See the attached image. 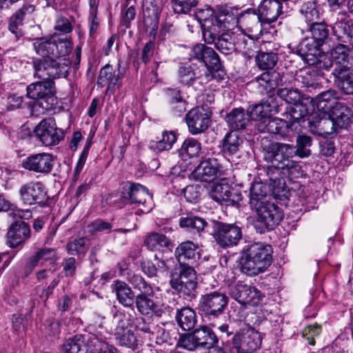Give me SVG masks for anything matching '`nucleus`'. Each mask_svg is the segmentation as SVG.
Instances as JSON below:
<instances>
[{"label": "nucleus", "instance_id": "nucleus-1", "mask_svg": "<svg viewBox=\"0 0 353 353\" xmlns=\"http://www.w3.org/2000/svg\"><path fill=\"white\" fill-rule=\"evenodd\" d=\"M128 281L134 288L139 291V294L134 296L127 283L119 280L115 281L112 285V290L115 292L120 304L129 307L132 306L134 302L137 311L144 316L161 317L172 312V307L155 301V291H158L159 288H154L147 283L141 275H130Z\"/></svg>", "mask_w": 353, "mask_h": 353}, {"label": "nucleus", "instance_id": "nucleus-2", "mask_svg": "<svg viewBox=\"0 0 353 353\" xmlns=\"http://www.w3.org/2000/svg\"><path fill=\"white\" fill-rule=\"evenodd\" d=\"M294 156L293 145L272 142L263 148V159L279 172L281 177L298 178L302 174L301 166L290 159Z\"/></svg>", "mask_w": 353, "mask_h": 353}, {"label": "nucleus", "instance_id": "nucleus-3", "mask_svg": "<svg viewBox=\"0 0 353 353\" xmlns=\"http://www.w3.org/2000/svg\"><path fill=\"white\" fill-rule=\"evenodd\" d=\"M272 246L263 243H252L248 245L241 259V272L248 276L263 272L272 261Z\"/></svg>", "mask_w": 353, "mask_h": 353}, {"label": "nucleus", "instance_id": "nucleus-4", "mask_svg": "<svg viewBox=\"0 0 353 353\" xmlns=\"http://www.w3.org/2000/svg\"><path fill=\"white\" fill-rule=\"evenodd\" d=\"M53 81H40L27 87V96L36 101L32 104V112L44 114L54 109L57 104Z\"/></svg>", "mask_w": 353, "mask_h": 353}, {"label": "nucleus", "instance_id": "nucleus-5", "mask_svg": "<svg viewBox=\"0 0 353 353\" xmlns=\"http://www.w3.org/2000/svg\"><path fill=\"white\" fill-rule=\"evenodd\" d=\"M35 52L41 59H57L69 54L72 43L66 37L54 34L49 37L34 39L32 43Z\"/></svg>", "mask_w": 353, "mask_h": 353}, {"label": "nucleus", "instance_id": "nucleus-6", "mask_svg": "<svg viewBox=\"0 0 353 353\" xmlns=\"http://www.w3.org/2000/svg\"><path fill=\"white\" fill-rule=\"evenodd\" d=\"M169 283L170 287L188 297L195 295L197 287V276L194 268L188 263H180L170 272Z\"/></svg>", "mask_w": 353, "mask_h": 353}, {"label": "nucleus", "instance_id": "nucleus-7", "mask_svg": "<svg viewBox=\"0 0 353 353\" xmlns=\"http://www.w3.org/2000/svg\"><path fill=\"white\" fill-rule=\"evenodd\" d=\"M239 13L238 9L227 6H220L215 14L213 24L207 25L204 33V41L207 43H211L214 41L217 34L222 31L230 30L238 24Z\"/></svg>", "mask_w": 353, "mask_h": 353}, {"label": "nucleus", "instance_id": "nucleus-8", "mask_svg": "<svg viewBox=\"0 0 353 353\" xmlns=\"http://www.w3.org/2000/svg\"><path fill=\"white\" fill-rule=\"evenodd\" d=\"M218 343L214 332L207 326H201L192 332L180 335L176 347L194 351L197 349H210Z\"/></svg>", "mask_w": 353, "mask_h": 353}, {"label": "nucleus", "instance_id": "nucleus-9", "mask_svg": "<svg viewBox=\"0 0 353 353\" xmlns=\"http://www.w3.org/2000/svg\"><path fill=\"white\" fill-rule=\"evenodd\" d=\"M262 335L254 327L243 323L232 339V347L236 353H253L260 348Z\"/></svg>", "mask_w": 353, "mask_h": 353}, {"label": "nucleus", "instance_id": "nucleus-10", "mask_svg": "<svg viewBox=\"0 0 353 353\" xmlns=\"http://www.w3.org/2000/svg\"><path fill=\"white\" fill-rule=\"evenodd\" d=\"M131 319L128 313L117 311L113 315V321L116 324L114 336L118 345L137 350L139 349L138 340L133 331L128 329Z\"/></svg>", "mask_w": 353, "mask_h": 353}, {"label": "nucleus", "instance_id": "nucleus-11", "mask_svg": "<svg viewBox=\"0 0 353 353\" xmlns=\"http://www.w3.org/2000/svg\"><path fill=\"white\" fill-rule=\"evenodd\" d=\"M255 209L256 218L254 222V227L260 234L273 230L283 217L281 210L272 203H265Z\"/></svg>", "mask_w": 353, "mask_h": 353}, {"label": "nucleus", "instance_id": "nucleus-12", "mask_svg": "<svg viewBox=\"0 0 353 353\" xmlns=\"http://www.w3.org/2000/svg\"><path fill=\"white\" fill-rule=\"evenodd\" d=\"M190 55L205 64L206 72L210 71L212 74H216V77L214 79L218 81L223 79L225 72L222 70L219 57L212 48L202 43L196 44L192 47Z\"/></svg>", "mask_w": 353, "mask_h": 353}, {"label": "nucleus", "instance_id": "nucleus-13", "mask_svg": "<svg viewBox=\"0 0 353 353\" xmlns=\"http://www.w3.org/2000/svg\"><path fill=\"white\" fill-rule=\"evenodd\" d=\"M121 196L127 203L141 206V210L143 213L149 212L152 208V198L148 190L141 184L125 183L123 186Z\"/></svg>", "mask_w": 353, "mask_h": 353}, {"label": "nucleus", "instance_id": "nucleus-14", "mask_svg": "<svg viewBox=\"0 0 353 353\" xmlns=\"http://www.w3.org/2000/svg\"><path fill=\"white\" fill-rule=\"evenodd\" d=\"M18 193L21 201L26 205L43 206L48 199L47 188L41 181H31L22 184Z\"/></svg>", "mask_w": 353, "mask_h": 353}, {"label": "nucleus", "instance_id": "nucleus-15", "mask_svg": "<svg viewBox=\"0 0 353 353\" xmlns=\"http://www.w3.org/2000/svg\"><path fill=\"white\" fill-rule=\"evenodd\" d=\"M34 77L44 81H53L63 75L67 65L59 63L57 59H32Z\"/></svg>", "mask_w": 353, "mask_h": 353}, {"label": "nucleus", "instance_id": "nucleus-16", "mask_svg": "<svg viewBox=\"0 0 353 353\" xmlns=\"http://www.w3.org/2000/svg\"><path fill=\"white\" fill-rule=\"evenodd\" d=\"M228 303V296L220 291H214L203 295L199 307L209 319L218 317L223 313Z\"/></svg>", "mask_w": 353, "mask_h": 353}, {"label": "nucleus", "instance_id": "nucleus-17", "mask_svg": "<svg viewBox=\"0 0 353 353\" xmlns=\"http://www.w3.org/2000/svg\"><path fill=\"white\" fill-rule=\"evenodd\" d=\"M36 137L46 146L57 145L64 137L63 132L57 126L52 118L44 119L34 130Z\"/></svg>", "mask_w": 353, "mask_h": 353}, {"label": "nucleus", "instance_id": "nucleus-18", "mask_svg": "<svg viewBox=\"0 0 353 353\" xmlns=\"http://www.w3.org/2000/svg\"><path fill=\"white\" fill-rule=\"evenodd\" d=\"M213 228L216 242L222 248L235 245L241 239V230L235 224L216 221Z\"/></svg>", "mask_w": 353, "mask_h": 353}, {"label": "nucleus", "instance_id": "nucleus-19", "mask_svg": "<svg viewBox=\"0 0 353 353\" xmlns=\"http://www.w3.org/2000/svg\"><path fill=\"white\" fill-rule=\"evenodd\" d=\"M229 294L232 298L245 305H257L262 299V294L258 289L241 282L230 285Z\"/></svg>", "mask_w": 353, "mask_h": 353}, {"label": "nucleus", "instance_id": "nucleus-20", "mask_svg": "<svg viewBox=\"0 0 353 353\" xmlns=\"http://www.w3.org/2000/svg\"><path fill=\"white\" fill-rule=\"evenodd\" d=\"M225 172L222 164L216 158L203 160L192 172V176L196 181L211 182Z\"/></svg>", "mask_w": 353, "mask_h": 353}, {"label": "nucleus", "instance_id": "nucleus-21", "mask_svg": "<svg viewBox=\"0 0 353 353\" xmlns=\"http://www.w3.org/2000/svg\"><path fill=\"white\" fill-rule=\"evenodd\" d=\"M256 128L261 133H269L276 137V139L281 138L290 139V128L288 123L277 117H265L256 123Z\"/></svg>", "mask_w": 353, "mask_h": 353}, {"label": "nucleus", "instance_id": "nucleus-22", "mask_svg": "<svg viewBox=\"0 0 353 353\" xmlns=\"http://www.w3.org/2000/svg\"><path fill=\"white\" fill-rule=\"evenodd\" d=\"M262 23L257 12L248 8L239 13L237 27L241 32L247 34L248 38H253L262 32Z\"/></svg>", "mask_w": 353, "mask_h": 353}, {"label": "nucleus", "instance_id": "nucleus-23", "mask_svg": "<svg viewBox=\"0 0 353 353\" xmlns=\"http://www.w3.org/2000/svg\"><path fill=\"white\" fill-rule=\"evenodd\" d=\"M321 45L311 37H305L297 46V53L302 59L310 65H314L318 61L324 57L321 49Z\"/></svg>", "mask_w": 353, "mask_h": 353}, {"label": "nucleus", "instance_id": "nucleus-24", "mask_svg": "<svg viewBox=\"0 0 353 353\" xmlns=\"http://www.w3.org/2000/svg\"><path fill=\"white\" fill-rule=\"evenodd\" d=\"M53 161L52 154L43 152L28 157L23 161L22 165L29 171L47 174L52 170Z\"/></svg>", "mask_w": 353, "mask_h": 353}, {"label": "nucleus", "instance_id": "nucleus-25", "mask_svg": "<svg viewBox=\"0 0 353 353\" xmlns=\"http://www.w3.org/2000/svg\"><path fill=\"white\" fill-rule=\"evenodd\" d=\"M178 76L179 81L185 85H192L196 80L199 81V83H206L216 77V74H212L210 71L205 72V74L202 75L201 70L196 65L188 63L179 67Z\"/></svg>", "mask_w": 353, "mask_h": 353}, {"label": "nucleus", "instance_id": "nucleus-26", "mask_svg": "<svg viewBox=\"0 0 353 353\" xmlns=\"http://www.w3.org/2000/svg\"><path fill=\"white\" fill-rule=\"evenodd\" d=\"M338 40L353 46V21L346 12H339L332 26Z\"/></svg>", "mask_w": 353, "mask_h": 353}, {"label": "nucleus", "instance_id": "nucleus-27", "mask_svg": "<svg viewBox=\"0 0 353 353\" xmlns=\"http://www.w3.org/2000/svg\"><path fill=\"white\" fill-rule=\"evenodd\" d=\"M161 12V3L157 0L146 1L143 5V23L150 34H155Z\"/></svg>", "mask_w": 353, "mask_h": 353}, {"label": "nucleus", "instance_id": "nucleus-28", "mask_svg": "<svg viewBox=\"0 0 353 353\" xmlns=\"http://www.w3.org/2000/svg\"><path fill=\"white\" fill-rule=\"evenodd\" d=\"M282 3L278 0H263L257 8L262 23L271 24L283 13Z\"/></svg>", "mask_w": 353, "mask_h": 353}, {"label": "nucleus", "instance_id": "nucleus-29", "mask_svg": "<svg viewBox=\"0 0 353 353\" xmlns=\"http://www.w3.org/2000/svg\"><path fill=\"white\" fill-rule=\"evenodd\" d=\"M186 123L190 132L196 134L203 132L208 127L210 117L203 108H196L186 114Z\"/></svg>", "mask_w": 353, "mask_h": 353}, {"label": "nucleus", "instance_id": "nucleus-30", "mask_svg": "<svg viewBox=\"0 0 353 353\" xmlns=\"http://www.w3.org/2000/svg\"><path fill=\"white\" fill-rule=\"evenodd\" d=\"M334 83L347 94H353V70L347 65L335 66L332 72Z\"/></svg>", "mask_w": 353, "mask_h": 353}, {"label": "nucleus", "instance_id": "nucleus-31", "mask_svg": "<svg viewBox=\"0 0 353 353\" xmlns=\"http://www.w3.org/2000/svg\"><path fill=\"white\" fill-rule=\"evenodd\" d=\"M123 76V72L120 70V63L118 64V70L113 72L112 66L106 64L100 70L97 79V85L104 87L108 84L106 92H113L116 88H119V79Z\"/></svg>", "mask_w": 353, "mask_h": 353}, {"label": "nucleus", "instance_id": "nucleus-32", "mask_svg": "<svg viewBox=\"0 0 353 353\" xmlns=\"http://www.w3.org/2000/svg\"><path fill=\"white\" fill-rule=\"evenodd\" d=\"M200 252L198 244L192 241H185L178 245L174 255L179 264L186 263V261L192 263L201 258Z\"/></svg>", "mask_w": 353, "mask_h": 353}, {"label": "nucleus", "instance_id": "nucleus-33", "mask_svg": "<svg viewBox=\"0 0 353 353\" xmlns=\"http://www.w3.org/2000/svg\"><path fill=\"white\" fill-rule=\"evenodd\" d=\"M36 10L34 0H28L21 7L18 8L12 15L9 23V30L13 34H17L19 27L23 26V21L30 17Z\"/></svg>", "mask_w": 353, "mask_h": 353}, {"label": "nucleus", "instance_id": "nucleus-34", "mask_svg": "<svg viewBox=\"0 0 353 353\" xmlns=\"http://www.w3.org/2000/svg\"><path fill=\"white\" fill-rule=\"evenodd\" d=\"M30 229L23 221H16L13 223L7 233L9 245L16 248L30 238Z\"/></svg>", "mask_w": 353, "mask_h": 353}, {"label": "nucleus", "instance_id": "nucleus-35", "mask_svg": "<svg viewBox=\"0 0 353 353\" xmlns=\"http://www.w3.org/2000/svg\"><path fill=\"white\" fill-rule=\"evenodd\" d=\"M341 94L335 90L329 89L319 94L315 98L318 110L324 113H330L340 102Z\"/></svg>", "mask_w": 353, "mask_h": 353}, {"label": "nucleus", "instance_id": "nucleus-36", "mask_svg": "<svg viewBox=\"0 0 353 353\" xmlns=\"http://www.w3.org/2000/svg\"><path fill=\"white\" fill-rule=\"evenodd\" d=\"M209 196L214 201L225 205H234L236 202L235 194L232 188L226 183L214 184L210 192Z\"/></svg>", "mask_w": 353, "mask_h": 353}, {"label": "nucleus", "instance_id": "nucleus-37", "mask_svg": "<svg viewBox=\"0 0 353 353\" xmlns=\"http://www.w3.org/2000/svg\"><path fill=\"white\" fill-rule=\"evenodd\" d=\"M92 334H77L65 340L62 345L63 353H87L88 344Z\"/></svg>", "mask_w": 353, "mask_h": 353}, {"label": "nucleus", "instance_id": "nucleus-38", "mask_svg": "<svg viewBox=\"0 0 353 353\" xmlns=\"http://www.w3.org/2000/svg\"><path fill=\"white\" fill-rule=\"evenodd\" d=\"M314 107L312 104V100L307 102H301L293 105L289 108L288 114L291 123H308V119H310V114L313 112Z\"/></svg>", "mask_w": 353, "mask_h": 353}, {"label": "nucleus", "instance_id": "nucleus-39", "mask_svg": "<svg viewBox=\"0 0 353 353\" xmlns=\"http://www.w3.org/2000/svg\"><path fill=\"white\" fill-rule=\"evenodd\" d=\"M144 245L153 252L162 251L163 248L173 247V242L162 233L152 232L148 233L144 239Z\"/></svg>", "mask_w": 353, "mask_h": 353}, {"label": "nucleus", "instance_id": "nucleus-40", "mask_svg": "<svg viewBox=\"0 0 353 353\" xmlns=\"http://www.w3.org/2000/svg\"><path fill=\"white\" fill-rule=\"evenodd\" d=\"M57 260L58 256L54 249L44 248L39 250L29 259L27 262V268H29L31 271L39 265V262H41V265H43L44 263L54 265L57 263Z\"/></svg>", "mask_w": 353, "mask_h": 353}, {"label": "nucleus", "instance_id": "nucleus-41", "mask_svg": "<svg viewBox=\"0 0 353 353\" xmlns=\"http://www.w3.org/2000/svg\"><path fill=\"white\" fill-rule=\"evenodd\" d=\"M225 121L232 130V132H235L244 129L250 122V117L242 108H237L226 114Z\"/></svg>", "mask_w": 353, "mask_h": 353}, {"label": "nucleus", "instance_id": "nucleus-42", "mask_svg": "<svg viewBox=\"0 0 353 353\" xmlns=\"http://www.w3.org/2000/svg\"><path fill=\"white\" fill-rule=\"evenodd\" d=\"M242 143L243 139L236 132L227 133L223 139V154L231 158L233 157H239V149Z\"/></svg>", "mask_w": 353, "mask_h": 353}, {"label": "nucleus", "instance_id": "nucleus-43", "mask_svg": "<svg viewBox=\"0 0 353 353\" xmlns=\"http://www.w3.org/2000/svg\"><path fill=\"white\" fill-rule=\"evenodd\" d=\"M330 113L332 114L335 125L340 129L347 128L350 122L351 117L353 116L352 110L341 101Z\"/></svg>", "mask_w": 353, "mask_h": 353}, {"label": "nucleus", "instance_id": "nucleus-44", "mask_svg": "<svg viewBox=\"0 0 353 353\" xmlns=\"http://www.w3.org/2000/svg\"><path fill=\"white\" fill-rule=\"evenodd\" d=\"M176 320L178 325L185 331L192 330L197 321L195 312L188 307L177 310Z\"/></svg>", "mask_w": 353, "mask_h": 353}, {"label": "nucleus", "instance_id": "nucleus-45", "mask_svg": "<svg viewBox=\"0 0 353 353\" xmlns=\"http://www.w3.org/2000/svg\"><path fill=\"white\" fill-rule=\"evenodd\" d=\"M176 141V135L174 131L165 130L162 132L160 137H157L156 140L150 141V148L157 152L169 150L172 148Z\"/></svg>", "mask_w": 353, "mask_h": 353}, {"label": "nucleus", "instance_id": "nucleus-46", "mask_svg": "<svg viewBox=\"0 0 353 353\" xmlns=\"http://www.w3.org/2000/svg\"><path fill=\"white\" fill-rule=\"evenodd\" d=\"M308 126L311 131L316 130V132L320 135H331L340 129L330 117L321 119L317 123L308 119Z\"/></svg>", "mask_w": 353, "mask_h": 353}, {"label": "nucleus", "instance_id": "nucleus-47", "mask_svg": "<svg viewBox=\"0 0 353 353\" xmlns=\"http://www.w3.org/2000/svg\"><path fill=\"white\" fill-rule=\"evenodd\" d=\"M268 186L261 182H254L250 189V204L252 208H256L265 204L264 199L268 194Z\"/></svg>", "mask_w": 353, "mask_h": 353}, {"label": "nucleus", "instance_id": "nucleus-48", "mask_svg": "<svg viewBox=\"0 0 353 353\" xmlns=\"http://www.w3.org/2000/svg\"><path fill=\"white\" fill-rule=\"evenodd\" d=\"M214 41L210 44L214 43L216 48L222 54H231L234 52L232 32L222 31L217 34Z\"/></svg>", "mask_w": 353, "mask_h": 353}, {"label": "nucleus", "instance_id": "nucleus-49", "mask_svg": "<svg viewBox=\"0 0 353 353\" xmlns=\"http://www.w3.org/2000/svg\"><path fill=\"white\" fill-rule=\"evenodd\" d=\"M265 48L266 51L261 50L255 57V61L259 69L268 70L274 68L278 62L279 57L276 52H272L268 49L267 46Z\"/></svg>", "mask_w": 353, "mask_h": 353}, {"label": "nucleus", "instance_id": "nucleus-50", "mask_svg": "<svg viewBox=\"0 0 353 353\" xmlns=\"http://www.w3.org/2000/svg\"><path fill=\"white\" fill-rule=\"evenodd\" d=\"M123 312H125V311ZM131 316V321H130V327H134L137 330L145 334L155 333L157 330V325L151 321H147L143 317L137 316L134 309L130 312H126Z\"/></svg>", "mask_w": 353, "mask_h": 353}, {"label": "nucleus", "instance_id": "nucleus-51", "mask_svg": "<svg viewBox=\"0 0 353 353\" xmlns=\"http://www.w3.org/2000/svg\"><path fill=\"white\" fill-rule=\"evenodd\" d=\"M353 46L343 43L336 45L331 50V57L337 65H347L350 59V54Z\"/></svg>", "mask_w": 353, "mask_h": 353}, {"label": "nucleus", "instance_id": "nucleus-52", "mask_svg": "<svg viewBox=\"0 0 353 353\" xmlns=\"http://www.w3.org/2000/svg\"><path fill=\"white\" fill-rule=\"evenodd\" d=\"M201 143L193 138L185 139L181 148L179 150V154L182 160L186 161L189 159L197 157L201 152Z\"/></svg>", "mask_w": 353, "mask_h": 353}, {"label": "nucleus", "instance_id": "nucleus-53", "mask_svg": "<svg viewBox=\"0 0 353 353\" xmlns=\"http://www.w3.org/2000/svg\"><path fill=\"white\" fill-rule=\"evenodd\" d=\"M179 225L181 228H185L193 232L200 233L205 230V228L208 226V223L200 216L190 215L181 217L179 220Z\"/></svg>", "mask_w": 353, "mask_h": 353}, {"label": "nucleus", "instance_id": "nucleus-54", "mask_svg": "<svg viewBox=\"0 0 353 353\" xmlns=\"http://www.w3.org/2000/svg\"><path fill=\"white\" fill-rule=\"evenodd\" d=\"M312 144V139L305 134L299 135L296 138V145L294 147V155L300 158H307L311 155L309 148Z\"/></svg>", "mask_w": 353, "mask_h": 353}, {"label": "nucleus", "instance_id": "nucleus-55", "mask_svg": "<svg viewBox=\"0 0 353 353\" xmlns=\"http://www.w3.org/2000/svg\"><path fill=\"white\" fill-rule=\"evenodd\" d=\"M309 31L311 33V38L323 45L329 35V29L323 22L314 21L309 26Z\"/></svg>", "mask_w": 353, "mask_h": 353}, {"label": "nucleus", "instance_id": "nucleus-56", "mask_svg": "<svg viewBox=\"0 0 353 353\" xmlns=\"http://www.w3.org/2000/svg\"><path fill=\"white\" fill-rule=\"evenodd\" d=\"M87 242L88 239L85 237L76 238L66 244V250L70 255L83 256L88 249Z\"/></svg>", "mask_w": 353, "mask_h": 353}, {"label": "nucleus", "instance_id": "nucleus-57", "mask_svg": "<svg viewBox=\"0 0 353 353\" xmlns=\"http://www.w3.org/2000/svg\"><path fill=\"white\" fill-rule=\"evenodd\" d=\"M271 111L270 104L266 102L250 106L247 114L250 117V121L256 120L258 122L265 117H268V114Z\"/></svg>", "mask_w": 353, "mask_h": 353}, {"label": "nucleus", "instance_id": "nucleus-58", "mask_svg": "<svg viewBox=\"0 0 353 353\" xmlns=\"http://www.w3.org/2000/svg\"><path fill=\"white\" fill-rule=\"evenodd\" d=\"M215 14H214V10L209 6H205L203 8L198 9L195 12V17L201 23H202V32H203V38L204 39V33L206 30L207 25L213 24L214 17Z\"/></svg>", "mask_w": 353, "mask_h": 353}, {"label": "nucleus", "instance_id": "nucleus-59", "mask_svg": "<svg viewBox=\"0 0 353 353\" xmlns=\"http://www.w3.org/2000/svg\"><path fill=\"white\" fill-rule=\"evenodd\" d=\"M300 13L307 22H314L319 18V10L314 1L303 2L299 9Z\"/></svg>", "mask_w": 353, "mask_h": 353}, {"label": "nucleus", "instance_id": "nucleus-60", "mask_svg": "<svg viewBox=\"0 0 353 353\" xmlns=\"http://www.w3.org/2000/svg\"><path fill=\"white\" fill-rule=\"evenodd\" d=\"M318 76L316 71L305 68L299 71L296 80L305 88H315L317 84Z\"/></svg>", "mask_w": 353, "mask_h": 353}, {"label": "nucleus", "instance_id": "nucleus-61", "mask_svg": "<svg viewBox=\"0 0 353 353\" xmlns=\"http://www.w3.org/2000/svg\"><path fill=\"white\" fill-rule=\"evenodd\" d=\"M277 95L289 104L295 105L302 102V95L298 89L279 88Z\"/></svg>", "mask_w": 353, "mask_h": 353}, {"label": "nucleus", "instance_id": "nucleus-62", "mask_svg": "<svg viewBox=\"0 0 353 353\" xmlns=\"http://www.w3.org/2000/svg\"><path fill=\"white\" fill-rule=\"evenodd\" d=\"M233 35V44H234V52L236 51L243 54H247L249 52V39L247 38V34L244 32L236 33L232 32Z\"/></svg>", "mask_w": 353, "mask_h": 353}, {"label": "nucleus", "instance_id": "nucleus-63", "mask_svg": "<svg viewBox=\"0 0 353 353\" xmlns=\"http://www.w3.org/2000/svg\"><path fill=\"white\" fill-rule=\"evenodd\" d=\"M279 76L276 72H263L260 76L256 77V82L265 89H274L277 85L276 80Z\"/></svg>", "mask_w": 353, "mask_h": 353}, {"label": "nucleus", "instance_id": "nucleus-64", "mask_svg": "<svg viewBox=\"0 0 353 353\" xmlns=\"http://www.w3.org/2000/svg\"><path fill=\"white\" fill-rule=\"evenodd\" d=\"M91 346H94L97 353H116L117 349L111 344L99 339L97 335L92 334L90 340Z\"/></svg>", "mask_w": 353, "mask_h": 353}]
</instances>
